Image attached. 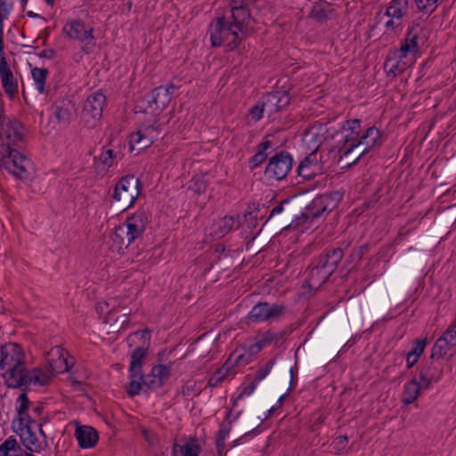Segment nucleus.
Segmentation results:
<instances>
[{"label": "nucleus", "instance_id": "obj_1", "mask_svg": "<svg viewBox=\"0 0 456 456\" xmlns=\"http://www.w3.org/2000/svg\"><path fill=\"white\" fill-rule=\"evenodd\" d=\"M0 120V138L6 143V154H4L0 159V167L7 170L14 176L27 180L31 175L33 163L26 155L19 150V142H22L26 129L24 126L17 119Z\"/></svg>", "mask_w": 456, "mask_h": 456}, {"label": "nucleus", "instance_id": "obj_2", "mask_svg": "<svg viewBox=\"0 0 456 456\" xmlns=\"http://www.w3.org/2000/svg\"><path fill=\"white\" fill-rule=\"evenodd\" d=\"M350 134L345 136L343 148L341 151L345 157H347L357 151L353 163H357L362 156L373 149L379 148L383 143L381 132L376 126L368 127L365 132L360 135L361 121L353 119L349 122Z\"/></svg>", "mask_w": 456, "mask_h": 456}, {"label": "nucleus", "instance_id": "obj_3", "mask_svg": "<svg viewBox=\"0 0 456 456\" xmlns=\"http://www.w3.org/2000/svg\"><path fill=\"white\" fill-rule=\"evenodd\" d=\"M282 230H296L308 223V216L304 212V203L297 196L281 200L270 212L266 220Z\"/></svg>", "mask_w": 456, "mask_h": 456}, {"label": "nucleus", "instance_id": "obj_4", "mask_svg": "<svg viewBox=\"0 0 456 456\" xmlns=\"http://www.w3.org/2000/svg\"><path fill=\"white\" fill-rule=\"evenodd\" d=\"M238 31L235 26H233L225 16L217 17L208 27L212 46L219 47L227 41L228 36H233V40L226 43L224 48L226 52L234 50L240 45L243 39L242 37L239 35Z\"/></svg>", "mask_w": 456, "mask_h": 456}, {"label": "nucleus", "instance_id": "obj_5", "mask_svg": "<svg viewBox=\"0 0 456 456\" xmlns=\"http://www.w3.org/2000/svg\"><path fill=\"white\" fill-rule=\"evenodd\" d=\"M142 183L134 175L122 176L117 183L112 198L118 204V208L126 210L131 208L142 191Z\"/></svg>", "mask_w": 456, "mask_h": 456}, {"label": "nucleus", "instance_id": "obj_6", "mask_svg": "<svg viewBox=\"0 0 456 456\" xmlns=\"http://www.w3.org/2000/svg\"><path fill=\"white\" fill-rule=\"evenodd\" d=\"M106 102L105 95L101 92L91 94L84 103L81 119L88 128H94L102 115Z\"/></svg>", "mask_w": 456, "mask_h": 456}, {"label": "nucleus", "instance_id": "obj_7", "mask_svg": "<svg viewBox=\"0 0 456 456\" xmlns=\"http://www.w3.org/2000/svg\"><path fill=\"white\" fill-rule=\"evenodd\" d=\"M427 29L419 25V22L413 21L409 27L406 37L401 44V47L395 51V55L398 59L407 57L408 53H415L419 50V41L424 44L427 40L425 32Z\"/></svg>", "mask_w": 456, "mask_h": 456}, {"label": "nucleus", "instance_id": "obj_8", "mask_svg": "<svg viewBox=\"0 0 456 456\" xmlns=\"http://www.w3.org/2000/svg\"><path fill=\"white\" fill-rule=\"evenodd\" d=\"M292 166V156L285 151H281L270 158L265 169V175L270 179L281 181L286 178Z\"/></svg>", "mask_w": 456, "mask_h": 456}, {"label": "nucleus", "instance_id": "obj_9", "mask_svg": "<svg viewBox=\"0 0 456 456\" xmlns=\"http://www.w3.org/2000/svg\"><path fill=\"white\" fill-rule=\"evenodd\" d=\"M325 171V162L317 149L305 157L297 167V175L307 181L322 175Z\"/></svg>", "mask_w": 456, "mask_h": 456}, {"label": "nucleus", "instance_id": "obj_10", "mask_svg": "<svg viewBox=\"0 0 456 456\" xmlns=\"http://www.w3.org/2000/svg\"><path fill=\"white\" fill-rule=\"evenodd\" d=\"M284 310L282 305L260 302L252 307L247 318L252 322H265L281 316Z\"/></svg>", "mask_w": 456, "mask_h": 456}, {"label": "nucleus", "instance_id": "obj_11", "mask_svg": "<svg viewBox=\"0 0 456 456\" xmlns=\"http://www.w3.org/2000/svg\"><path fill=\"white\" fill-rule=\"evenodd\" d=\"M0 369L4 370L13 365L25 363L26 356L22 347L17 343H6L0 348Z\"/></svg>", "mask_w": 456, "mask_h": 456}, {"label": "nucleus", "instance_id": "obj_12", "mask_svg": "<svg viewBox=\"0 0 456 456\" xmlns=\"http://www.w3.org/2000/svg\"><path fill=\"white\" fill-rule=\"evenodd\" d=\"M172 362L169 364H158L152 367L151 373L148 375L142 374V378H138L142 380L144 387L147 389L156 390L161 387L165 381L169 379L171 372Z\"/></svg>", "mask_w": 456, "mask_h": 456}, {"label": "nucleus", "instance_id": "obj_13", "mask_svg": "<svg viewBox=\"0 0 456 456\" xmlns=\"http://www.w3.org/2000/svg\"><path fill=\"white\" fill-rule=\"evenodd\" d=\"M1 370L3 371L2 377L4 379V383L8 387H26L29 370L26 367L25 363L18 366L13 365L12 367H8Z\"/></svg>", "mask_w": 456, "mask_h": 456}, {"label": "nucleus", "instance_id": "obj_14", "mask_svg": "<svg viewBox=\"0 0 456 456\" xmlns=\"http://www.w3.org/2000/svg\"><path fill=\"white\" fill-rule=\"evenodd\" d=\"M147 222L146 213L142 210H139L126 218V223L122 225L131 242L142 237Z\"/></svg>", "mask_w": 456, "mask_h": 456}, {"label": "nucleus", "instance_id": "obj_15", "mask_svg": "<svg viewBox=\"0 0 456 456\" xmlns=\"http://www.w3.org/2000/svg\"><path fill=\"white\" fill-rule=\"evenodd\" d=\"M345 256L342 247H327L314 260L333 274Z\"/></svg>", "mask_w": 456, "mask_h": 456}, {"label": "nucleus", "instance_id": "obj_16", "mask_svg": "<svg viewBox=\"0 0 456 456\" xmlns=\"http://www.w3.org/2000/svg\"><path fill=\"white\" fill-rule=\"evenodd\" d=\"M0 79L3 89L11 101L18 97L19 86L17 79L13 77V73L8 66L4 55L0 58Z\"/></svg>", "mask_w": 456, "mask_h": 456}, {"label": "nucleus", "instance_id": "obj_17", "mask_svg": "<svg viewBox=\"0 0 456 456\" xmlns=\"http://www.w3.org/2000/svg\"><path fill=\"white\" fill-rule=\"evenodd\" d=\"M308 274L303 283L304 288H309L310 289H318L323 283L328 281L330 277L332 275L318 262L314 260L308 267Z\"/></svg>", "mask_w": 456, "mask_h": 456}, {"label": "nucleus", "instance_id": "obj_18", "mask_svg": "<svg viewBox=\"0 0 456 456\" xmlns=\"http://www.w3.org/2000/svg\"><path fill=\"white\" fill-rule=\"evenodd\" d=\"M96 311L100 315L106 314L105 322L108 323L110 322H114L116 328L122 329L128 324L127 316L130 313L125 311L121 317L115 318L114 315L118 310L116 309L115 305L111 302L104 301L98 303L96 305Z\"/></svg>", "mask_w": 456, "mask_h": 456}, {"label": "nucleus", "instance_id": "obj_19", "mask_svg": "<svg viewBox=\"0 0 456 456\" xmlns=\"http://www.w3.org/2000/svg\"><path fill=\"white\" fill-rule=\"evenodd\" d=\"M290 97L288 91H273L267 94L264 98V106L269 112H277L288 106Z\"/></svg>", "mask_w": 456, "mask_h": 456}, {"label": "nucleus", "instance_id": "obj_20", "mask_svg": "<svg viewBox=\"0 0 456 456\" xmlns=\"http://www.w3.org/2000/svg\"><path fill=\"white\" fill-rule=\"evenodd\" d=\"M63 32L70 39L78 40L81 42L86 41L87 39H94V29H86L85 27V23L79 20H75L67 23L63 27Z\"/></svg>", "mask_w": 456, "mask_h": 456}, {"label": "nucleus", "instance_id": "obj_21", "mask_svg": "<svg viewBox=\"0 0 456 456\" xmlns=\"http://www.w3.org/2000/svg\"><path fill=\"white\" fill-rule=\"evenodd\" d=\"M75 436L78 445L83 449L94 447L99 440L97 430L89 426H77Z\"/></svg>", "mask_w": 456, "mask_h": 456}, {"label": "nucleus", "instance_id": "obj_22", "mask_svg": "<svg viewBox=\"0 0 456 456\" xmlns=\"http://www.w3.org/2000/svg\"><path fill=\"white\" fill-rule=\"evenodd\" d=\"M328 199L321 195L315 197L308 206L304 205V212L308 216V223L321 216L323 213L331 211L329 208Z\"/></svg>", "mask_w": 456, "mask_h": 456}, {"label": "nucleus", "instance_id": "obj_23", "mask_svg": "<svg viewBox=\"0 0 456 456\" xmlns=\"http://www.w3.org/2000/svg\"><path fill=\"white\" fill-rule=\"evenodd\" d=\"M148 346H137L131 354V362L129 366L130 378H142L143 359L146 357Z\"/></svg>", "mask_w": 456, "mask_h": 456}, {"label": "nucleus", "instance_id": "obj_24", "mask_svg": "<svg viewBox=\"0 0 456 456\" xmlns=\"http://www.w3.org/2000/svg\"><path fill=\"white\" fill-rule=\"evenodd\" d=\"M18 427L15 428V420L12 422L14 431L20 436L23 445L29 451H32L31 445H35L37 442V437L32 430V427L28 424H24V418H18Z\"/></svg>", "mask_w": 456, "mask_h": 456}, {"label": "nucleus", "instance_id": "obj_25", "mask_svg": "<svg viewBox=\"0 0 456 456\" xmlns=\"http://www.w3.org/2000/svg\"><path fill=\"white\" fill-rule=\"evenodd\" d=\"M456 354V346H452L446 337H440L432 347L430 359L448 358L451 359Z\"/></svg>", "mask_w": 456, "mask_h": 456}, {"label": "nucleus", "instance_id": "obj_26", "mask_svg": "<svg viewBox=\"0 0 456 456\" xmlns=\"http://www.w3.org/2000/svg\"><path fill=\"white\" fill-rule=\"evenodd\" d=\"M443 370L437 368L434 362L427 363L422 366L419 372V380L423 388H428L431 382H437L441 379Z\"/></svg>", "mask_w": 456, "mask_h": 456}, {"label": "nucleus", "instance_id": "obj_27", "mask_svg": "<svg viewBox=\"0 0 456 456\" xmlns=\"http://www.w3.org/2000/svg\"><path fill=\"white\" fill-rule=\"evenodd\" d=\"M201 447L197 437H191L185 444H175L172 456H200Z\"/></svg>", "mask_w": 456, "mask_h": 456}, {"label": "nucleus", "instance_id": "obj_28", "mask_svg": "<svg viewBox=\"0 0 456 456\" xmlns=\"http://www.w3.org/2000/svg\"><path fill=\"white\" fill-rule=\"evenodd\" d=\"M240 413H241V411H240L233 417V419H231V417H232V410L230 409L227 411V413H226V416H225V419H224L225 421L221 423L220 428L218 430L217 436H216V447L217 453L219 455H222L223 451L224 449V441H225L226 436L230 433L231 425H232V421L235 420L236 419H238L239 416L240 415Z\"/></svg>", "mask_w": 456, "mask_h": 456}, {"label": "nucleus", "instance_id": "obj_29", "mask_svg": "<svg viewBox=\"0 0 456 456\" xmlns=\"http://www.w3.org/2000/svg\"><path fill=\"white\" fill-rule=\"evenodd\" d=\"M231 12L232 20L230 22L235 26L237 30L244 33V29L246 30L244 24L248 22L250 18V12L247 4H244L242 2L240 5L232 7Z\"/></svg>", "mask_w": 456, "mask_h": 456}, {"label": "nucleus", "instance_id": "obj_30", "mask_svg": "<svg viewBox=\"0 0 456 456\" xmlns=\"http://www.w3.org/2000/svg\"><path fill=\"white\" fill-rule=\"evenodd\" d=\"M110 249L113 252L124 254V250L132 243L126 232L123 229V225L118 226L110 237Z\"/></svg>", "mask_w": 456, "mask_h": 456}, {"label": "nucleus", "instance_id": "obj_31", "mask_svg": "<svg viewBox=\"0 0 456 456\" xmlns=\"http://www.w3.org/2000/svg\"><path fill=\"white\" fill-rule=\"evenodd\" d=\"M236 224V227L238 228L240 224V216H238L236 219L232 216H224L214 224V236L223 238L233 229Z\"/></svg>", "mask_w": 456, "mask_h": 456}, {"label": "nucleus", "instance_id": "obj_32", "mask_svg": "<svg viewBox=\"0 0 456 456\" xmlns=\"http://www.w3.org/2000/svg\"><path fill=\"white\" fill-rule=\"evenodd\" d=\"M268 137L269 135H266L263 142L257 145V151L249 159L248 167L251 170L259 167L267 159L268 153L266 151L273 147V143L268 140Z\"/></svg>", "mask_w": 456, "mask_h": 456}, {"label": "nucleus", "instance_id": "obj_33", "mask_svg": "<svg viewBox=\"0 0 456 456\" xmlns=\"http://www.w3.org/2000/svg\"><path fill=\"white\" fill-rule=\"evenodd\" d=\"M53 376V375L51 374L49 368L46 371H44L39 368H33L29 370L26 388H28L31 384L45 386L49 383Z\"/></svg>", "mask_w": 456, "mask_h": 456}, {"label": "nucleus", "instance_id": "obj_34", "mask_svg": "<svg viewBox=\"0 0 456 456\" xmlns=\"http://www.w3.org/2000/svg\"><path fill=\"white\" fill-rule=\"evenodd\" d=\"M175 89L177 86L172 83L167 86H160L153 89L159 100V108H162L163 110L170 103Z\"/></svg>", "mask_w": 456, "mask_h": 456}, {"label": "nucleus", "instance_id": "obj_35", "mask_svg": "<svg viewBox=\"0 0 456 456\" xmlns=\"http://www.w3.org/2000/svg\"><path fill=\"white\" fill-rule=\"evenodd\" d=\"M423 388L422 383L412 379L404 385L403 393V403L404 404L412 403L419 395L420 389Z\"/></svg>", "mask_w": 456, "mask_h": 456}, {"label": "nucleus", "instance_id": "obj_36", "mask_svg": "<svg viewBox=\"0 0 456 456\" xmlns=\"http://www.w3.org/2000/svg\"><path fill=\"white\" fill-rule=\"evenodd\" d=\"M427 345V338L416 339L414 341L412 349L407 354L406 356L407 369L412 368L418 362Z\"/></svg>", "mask_w": 456, "mask_h": 456}, {"label": "nucleus", "instance_id": "obj_37", "mask_svg": "<svg viewBox=\"0 0 456 456\" xmlns=\"http://www.w3.org/2000/svg\"><path fill=\"white\" fill-rule=\"evenodd\" d=\"M369 248V243H364L360 247L354 248L344 262L345 268L353 269L362 260V256L368 253Z\"/></svg>", "mask_w": 456, "mask_h": 456}, {"label": "nucleus", "instance_id": "obj_38", "mask_svg": "<svg viewBox=\"0 0 456 456\" xmlns=\"http://www.w3.org/2000/svg\"><path fill=\"white\" fill-rule=\"evenodd\" d=\"M408 4V0H392L385 14L393 19H401L406 13Z\"/></svg>", "mask_w": 456, "mask_h": 456}, {"label": "nucleus", "instance_id": "obj_39", "mask_svg": "<svg viewBox=\"0 0 456 456\" xmlns=\"http://www.w3.org/2000/svg\"><path fill=\"white\" fill-rule=\"evenodd\" d=\"M56 352L59 354L58 359H53L48 362V367L50 369L52 375L62 373L69 370V365L68 363L67 359L64 357L62 354V350L57 348Z\"/></svg>", "mask_w": 456, "mask_h": 456}, {"label": "nucleus", "instance_id": "obj_40", "mask_svg": "<svg viewBox=\"0 0 456 456\" xmlns=\"http://www.w3.org/2000/svg\"><path fill=\"white\" fill-rule=\"evenodd\" d=\"M157 140V136L146 135L142 131H137L131 135V148L133 150L134 144H137L139 150L146 149Z\"/></svg>", "mask_w": 456, "mask_h": 456}, {"label": "nucleus", "instance_id": "obj_41", "mask_svg": "<svg viewBox=\"0 0 456 456\" xmlns=\"http://www.w3.org/2000/svg\"><path fill=\"white\" fill-rule=\"evenodd\" d=\"M48 74V69L45 68H34L31 70L36 87L40 94H46L48 92L45 88V80Z\"/></svg>", "mask_w": 456, "mask_h": 456}, {"label": "nucleus", "instance_id": "obj_42", "mask_svg": "<svg viewBox=\"0 0 456 456\" xmlns=\"http://www.w3.org/2000/svg\"><path fill=\"white\" fill-rule=\"evenodd\" d=\"M261 345L256 340V343L248 346L246 353H240L239 351V354L236 355L235 362L242 363L243 366L247 365L251 362V358L254 355H256L262 350Z\"/></svg>", "mask_w": 456, "mask_h": 456}, {"label": "nucleus", "instance_id": "obj_43", "mask_svg": "<svg viewBox=\"0 0 456 456\" xmlns=\"http://www.w3.org/2000/svg\"><path fill=\"white\" fill-rule=\"evenodd\" d=\"M142 102V103L146 102V107L142 109L139 105H137L136 109L140 108L138 111L145 113L147 112V110H150L152 113L157 114L162 111V108H159V100L157 99L153 90L151 93L145 94Z\"/></svg>", "mask_w": 456, "mask_h": 456}, {"label": "nucleus", "instance_id": "obj_44", "mask_svg": "<svg viewBox=\"0 0 456 456\" xmlns=\"http://www.w3.org/2000/svg\"><path fill=\"white\" fill-rule=\"evenodd\" d=\"M54 116L58 123L69 125L71 120L72 114L69 107L61 105L55 107Z\"/></svg>", "mask_w": 456, "mask_h": 456}, {"label": "nucleus", "instance_id": "obj_45", "mask_svg": "<svg viewBox=\"0 0 456 456\" xmlns=\"http://www.w3.org/2000/svg\"><path fill=\"white\" fill-rule=\"evenodd\" d=\"M16 450H21V448L17 440L13 436H10L0 445V456H9L11 451Z\"/></svg>", "mask_w": 456, "mask_h": 456}, {"label": "nucleus", "instance_id": "obj_46", "mask_svg": "<svg viewBox=\"0 0 456 456\" xmlns=\"http://www.w3.org/2000/svg\"><path fill=\"white\" fill-rule=\"evenodd\" d=\"M398 58L394 54V57H387L385 62V69H387V75H393L395 77L396 75L402 73L403 71V68H400L399 62L395 61Z\"/></svg>", "mask_w": 456, "mask_h": 456}, {"label": "nucleus", "instance_id": "obj_47", "mask_svg": "<svg viewBox=\"0 0 456 456\" xmlns=\"http://www.w3.org/2000/svg\"><path fill=\"white\" fill-rule=\"evenodd\" d=\"M23 392L19 395L18 402L20 403V406L17 409L18 411V418H24V414H26L30 402L27 395L28 388L21 387Z\"/></svg>", "mask_w": 456, "mask_h": 456}, {"label": "nucleus", "instance_id": "obj_48", "mask_svg": "<svg viewBox=\"0 0 456 456\" xmlns=\"http://www.w3.org/2000/svg\"><path fill=\"white\" fill-rule=\"evenodd\" d=\"M208 183L203 177H194L191 180V184L190 185V189L197 194L204 193L208 188Z\"/></svg>", "mask_w": 456, "mask_h": 456}, {"label": "nucleus", "instance_id": "obj_49", "mask_svg": "<svg viewBox=\"0 0 456 456\" xmlns=\"http://www.w3.org/2000/svg\"><path fill=\"white\" fill-rule=\"evenodd\" d=\"M327 12L328 11L322 4L316 3L310 12V17L317 21H322L327 18Z\"/></svg>", "mask_w": 456, "mask_h": 456}, {"label": "nucleus", "instance_id": "obj_50", "mask_svg": "<svg viewBox=\"0 0 456 456\" xmlns=\"http://www.w3.org/2000/svg\"><path fill=\"white\" fill-rule=\"evenodd\" d=\"M130 379L131 381L128 384L126 393L130 397H134L139 395L141 389L144 387V384L142 383V380H140L138 378Z\"/></svg>", "mask_w": 456, "mask_h": 456}, {"label": "nucleus", "instance_id": "obj_51", "mask_svg": "<svg viewBox=\"0 0 456 456\" xmlns=\"http://www.w3.org/2000/svg\"><path fill=\"white\" fill-rule=\"evenodd\" d=\"M275 359H271L267 362H265L256 372L254 377L256 381L259 382L263 380L271 371L273 366L274 365Z\"/></svg>", "mask_w": 456, "mask_h": 456}, {"label": "nucleus", "instance_id": "obj_52", "mask_svg": "<svg viewBox=\"0 0 456 456\" xmlns=\"http://www.w3.org/2000/svg\"><path fill=\"white\" fill-rule=\"evenodd\" d=\"M321 196L326 197L328 199L327 202L329 208H330V209L332 210L338 206V202L342 200L343 193L339 191H334L330 193L322 194Z\"/></svg>", "mask_w": 456, "mask_h": 456}, {"label": "nucleus", "instance_id": "obj_53", "mask_svg": "<svg viewBox=\"0 0 456 456\" xmlns=\"http://www.w3.org/2000/svg\"><path fill=\"white\" fill-rule=\"evenodd\" d=\"M114 157L113 150L109 149L102 152L98 158V161L103 165L105 169H108L112 166Z\"/></svg>", "mask_w": 456, "mask_h": 456}, {"label": "nucleus", "instance_id": "obj_54", "mask_svg": "<svg viewBox=\"0 0 456 456\" xmlns=\"http://www.w3.org/2000/svg\"><path fill=\"white\" fill-rule=\"evenodd\" d=\"M239 354V350H234L224 365L220 368L227 375V373L235 366H243L242 363L235 362L236 355Z\"/></svg>", "mask_w": 456, "mask_h": 456}, {"label": "nucleus", "instance_id": "obj_55", "mask_svg": "<svg viewBox=\"0 0 456 456\" xmlns=\"http://www.w3.org/2000/svg\"><path fill=\"white\" fill-rule=\"evenodd\" d=\"M419 0H415V3H416V5L419 12L431 14L436 9V4H432L431 1L430 2L429 1L428 2V0H421L420 2H419Z\"/></svg>", "mask_w": 456, "mask_h": 456}, {"label": "nucleus", "instance_id": "obj_56", "mask_svg": "<svg viewBox=\"0 0 456 456\" xmlns=\"http://www.w3.org/2000/svg\"><path fill=\"white\" fill-rule=\"evenodd\" d=\"M257 383L258 382L256 381L255 379H253V380L247 387H245L242 389V391L240 393V395L237 396V398L233 401L232 407H235V405L237 404V402L239 400L242 399L245 395H251L254 392V390L256 389Z\"/></svg>", "mask_w": 456, "mask_h": 456}, {"label": "nucleus", "instance_id": "obj_57", "mask_svg": "<svg viewBox=\"0 0 456 456\" xmlns=\"http://www.w3.org/2000/svg\"><path fill=\"white\" fill-rule=\"evenodd\" d=\"M161 130V125L159 123V120H155L151 125H145L142 133L146 134V135L150 136H159V131Z\"/></svg>", "mask_w": 456, "mask_h": 456}, {"label": "nucleus", "instance_id": "obj_58", "mask_svg": "<svg viewBox=\"0 0 456 456\" xmlns=\"http://www.w3.org/2000/svg\"><path fill=\"white\" fill-rule=\"evenodd\" d=\"M226 377V374L223 371V370L218 369L216 370L210 377L208 385L209 387H217Z\"/></svg>", "mask_w": 456, "mask_h": 456}, {"label": "nucleus", "instance_id": "obj_59", "mask_svg": "<svg viewBox=\"0 0 456 456\" xmlns=\"http://www.w3.org/2000/svg\"><path fill=\"white\" fill-rule=\"evenodd\" d=\"M256 340L261 345L262 348L270 345L273 341V331L267 330L256 337Z\"/></svg>", "mask_w": 456, "mask_h": 456}, {"label": "nucleus", "instance_id": "obj_60", "mask_svg": "<svg viewBox=\"0 0 456 456\" xmlns=\"http://www.w3.org/2000/svg\"><path fill=\"white\" fill-rule=\"evenodd\" d=\"M348 442L347 436H339L333 441V447L338 452H340L346 447Z\"/></svg>", "mask_w": 456, "mask_h": 456}, {"label": "nucleus", "instance_id": "obj_61", "mask_svg": "<svg viewBox=\"0 0 456 456\" xmlns=\"http://www.w3.org/2000/svg\"><path fill=\"white\" fill-rule=\"evenodd\" d=\"M442 337H446V340H449L452 346H456V323L449 326Z\"/></svg>", "mask_w": 456, "mask_h": 456}, {"label": "nucleus", "instance_id": "obj_62", "mask_svg": "<svg viewBox=\"0 0 456 456\" xmlns=\"http://www.w3.org/2000/svg\"><path fill=\"white\" fill-rule=\"evenodd\" d=\"M265 110H266V107L264 106V102H263L261 105L256 104V105L253 106L250 109L249 112H250L252 118L255 119L256 121H257L262 118L263 112Z\"/></svg>", "mask_w": 456, "mask_h": 456}, {"label": "nucleus", "instance_id": "obj_63", "mask_svg": "<svg viewBox=\"0 0 456 456\" xmlns=\"http://www.w3.org/2000/svg\"><path fill=\"white\" fill-rule=\"evenodd\" d=\"M286 332L285 331H280V332H273V341L274 345L276 346H279L281 344H282L285 340Z\"/></svg>", "mask_w": 456, "mask_h": 456}, {"label": "nucleus", "instance_id": "obj_64", "mask_svg": "<svg viewBox=\"0 0 456 456\" xmlns=\"http://www.w3.org/2000/svg\"><path fill=\"white\" fill-rule=\"evenodd\" d=\"M40 58H46V59H53L55 57V50L54 49H46V50H43L41 51L38 54H37Z\"/></svg>", "mask_w": 456, "mask_h": 456}]
</instances>
